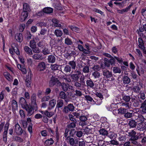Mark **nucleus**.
Masks as SVG:
<instances>
[{"mask_svg":"<svg viewBox=\"0 0 146 146\" xmlns=\"http://www.w3.org/2000/svg\"><path fill=\"white\" fill-rule=\"evenodd\" d=\"M15 38L16 40L20 42H21L23 40V36L22 33H17L15 35Z\"/></svg>","mask_w":146,"mask_h":146,"instance_id":"obj_14","label":"nucleus"},{"mask_svg":"<svg viewBox=\"0 0 146 146\" xmlns=\"http://www.w3.org/2000/svg\"><path fill=\"white\" fill-rule=\"evenodd\" d=\"M64 105V102L63 100H58L57 101L56 104V108H58L62 107Z\"/></svg>","mask_w":146,"mask_h":146,"instance_id":"obj_38","label":"nucleus"},{"mask_svg":"<svg viewBox=\"0 0 146 146\" xmlns=\"http://www.w3.org/2000/svg\"><path fill=\"white\" fill-rule=\"evenodd\" d=\"M24 50L25 52L28 54L32 55L33 53L31 49L27 46H25L24 47Z\"/></svg>","mask_w":146,"mask_h":146,"instance_id":"obj_30","label":"nucleus"},{"mask_svg":"<svg viewBox=\"0 0 146 146\" xmlns=\"http://www.w3.org/2000/svg\"><path fill=\"white\" fill-rule=\"evenodd\" d=\"M74 130V129H73L71 130L70 132V135L71 136H73V134H71L72 132V131H74V133L76 134L78 137H81L82 136L83 133L82 131L80 130L75 131Z\"/></svg>","mask_w":146,"mask_h":146,"instance_id":"obj_13","label":"nucleus"},{"mask_svg":"<svg viewBox=\"0 0 146 146\" xmlns=\"http://www.w3.org/2000/svg\"><path fill=\"white\" fill-rule=\"evenodd\" d=\"M72 68L71 67L68 65H66L64 67V71L65 73H70Z\"/></svg>","mask_w":146,"mask_h":146,"instance_id":"obj_36","label":"nucleus"},{"mask_svg":"<svg viewBox=\"0 0 146 146\" xmlns=\"http://www.w3.org/2000/svg\"><path fill=\"white\" fill-rule=\"evenodd\" d=\"M4 75L5 77L8 81H13L12 79L11 78V76L7 72H5L4 74Z\"/></svg>","mask_w":146,"mask_h":146,"instance_id":"obj_41","label":"nucleus"},{"mask_svg":"<svg viewBox=\"0 0 146 146\" xmlns=\"http://www.w3.org/2000/svg\"><path fill=\"white\" fill-rule=\"evenodd\" d=\"M103 76L107 78H110L112 76V73L107 69H104L102 70Z\"/></svg>","mask_w":146,"mask_h":146,"instance_id":"obj_11","label":"nucleus"},{"mask_svg":"<svg viewBox=\"0 0 146 146\" xmlns=\"http://www.w3.org/2000/svg\"><path fill=\"white\" fill-rule=\"evenodd\" d=\"M68 64L72 70H75L76 67V62L74 60L70 61L68 62Z\"/></svg>","mask_w":146,"mask_h":146,"instance_id":"obj_26","label":"nucleus"},{"mask_svg":"<svg viewBox=\"0 0 146 146\" xmlns=\"http://www.w3.org/2000/svg\"><path fill=\"white\" fill-rule=\"evenodd\" d=\"M69 111H73L74 109V107L72 104H70L67 106Z\"/></svg>","mask_w":146,"mask_h":146,"instance_id":"obj_52","label":"nucleus"},{"mask_svg":"<svg viewBox=\"0 0 146 146\" xmlns=\"http://www.w3.org/2000/svg\"><path fill=\"white\" fill-rule=\"evenodd\" d=\"M80 74L81 72L78 70L77 71L76 70L74 74H70L69 75L72 80V82H74L77 81H78L80 75Z\"/></svg>","mask_w":146,"mask_h":146,"instance_id":"obj_1","label":"nucleus"},{"mask_svg":"<svg viewBox=\"0 0 146 146\" xmlns=\"http://www.w3.org/2000/svg\"><path fill=\"white\" fill-rule=\"evenodd\" d=\"M65 43L67 45H71L73 42L70 38L67 37L65 40Z\"/></svg>","mask_w":146,"mask_h":146,"instance_id":"obj_49","label":"nucleus"},{"mask_svg":"<svg viewBox=\"0 0 146 146\" xmlns=\"http://www.w3.org/2000/svg\"><path fill=\"white\" fill-rule=\"evenodd\" d=\"M137 73L138 75L139 76H141V74H143L144 73V71L143 68H141L139 70L137 69H136Z\"/></svg>","mask_w":146,"mask_h":146,"instance_id":"obj_64","label":"nucleus"},{"mask_svg":"<svg viewBox=\"0 0 146 146\" xmlns=\"http://www.w3.org/2000/svg\"><path fill=\"white\" fill-rule=\"evenodd\" d=\"M48 62L50 63H54L55 62L56 59L55 56L53 55H49L47 58Z\"/></svg>","mask_w":146,"mask_h":146,"instance_id":"obj_21","label":"nucleus"},{"mask_svg":"<svg viewBox=\"0 0 146 146\" xmlns=\"http://www.w3.org/2000/svg\"><path fill=\"white\" fill-rule=\"evenodd\" d=\"M12 48H13V50L15 52L16 54L17 55H20L19 51L18 49L17 46H15L14 47L13 46H12Z\"/></svg>","mask_w":146,"mask_h":146,"instance_id":"obj_56","label":"nucleus"},{"mask_svg":"<svg viewBox=\"0 0 146 146\" xmlns=\"http://www.w3.org/2000/svg\"><path fill=\"white\" fill-rule=\"evenodd\" d=\"M92 75L95 79L98 78L100 76V74L98 71L94 72L92 74Z\"/></svg>","mask_w":146,"mask_h":146,"instance_id":"obj_44","label":"nucleus"},{"mask_svg":"<svg viewBox=\"0 0 146 146\" xmlns=\"http://www.w3.org/2000/svg\"><path fill=\"white\" fill-rule=\"evenodd\" d=\"M60 66V65L56 64H52L51 65L50 68L52 70L55 71L58 70L59 67Z\"/></svg>","mask_w":146,"mask_h":146,"instance_id":"obj_31","label":"nucleus"},{"mask_svg":"<svg viewBox=\"0 0 146 146\" xmlns=\"http://www.w3.org/2000/svg\"><path fill=\"white\" fill-rule=\"evenodd\" d=\"M137 122L135 120L131 119L129 121L128 125L130 127H135L137 125Z\"/></svg>","mask_w":146,"mask_h":146,"instance_id":"obj_24","label":"nucleus"},{"mask_svg":"<svg viewBox=\"0 0 146 146\" xmlns=\"http://www.w3.org/2000/svg\"><path fill=\"white\" fill-rule=\"evenodd\" d=\"M56 100L54 99H52L49 101V105L51 108H52L54 107L56 104Z\"/></svg>","mask_w":146,"mask_h":146,"instance_id":"obj_35","label":"nucleus"},{"mask_svg":"<svg viewBox=\"0 0 146 146\" xmlns=\"http://www.w3.org/2000/svg\"><path fill=\"white\" fill-rule=\"evenodd\" d=\"M32 49L34 52L36 53H38L40 52V50L38 47H37L36 46L32 48Z\"/></svg>","mask_w":146,"mask_h":146,"instance_id":"obj_53","label":"nucleus"},{"mask_svg":"<svg viewBox=\"0 0 146 146\" xmlns=\"http://www.w3.org/2000/svg\"><path fill=\"white\" fill-rule=\"evenodd\" d=\"M115 60H116L117 61L119 64H122L123 62V60L122 58L121 57H117L114 56Z\"/></svg>","mask_w":146,"mask_h":146,"instance_id":"obj_63","label":"nucleus"},{"mask_svg":"<svg viewBox=\"0 0 146 146\" xmlns=\"http://www.w3.org/2000/svg\"><path fill=\"white\" fill-rule=\"evenodd\" d=\"M83 72L84 73H88L90 72V68L89 66L86 65L83 67L82 69Z\"/></svg>","mask_w":146,"mask_h":146,"instance_id":"obj_40","label":"nucleus"},{"mask_svg":"<svg viewBox=\"0 0 146 146\" xmlns=\"http://www.w3.org/2000/svg\"><path fill=\"white\" fill-rule=\"evenodd\" d=\"M137 129L140 131H143L146 128L145 124L143 122L139 123L137 126Z\"/></svg>","mask_w":146,"mask_h":146,"instance_id":"obj_19","label":"nucleus"},{"mask_svg":"<svg viewBox=\"0 0 146 146\" xmlns=\"http://www.w3.org/2000/svg\"><path fill=\"white\" fill-rule=\"evenodd\" d=\"M99 132L100 134L104 136H107L108 134V131L104 129H101L99 131Z\"/></svg>","mask_w":146,"mask_h":146,"instance_id":"obj_39","label":"nucleus"},{"mask_svg":"<svg viewBox=\"0 0 146 146\" xmlns=\"http://www.w3.org/2000/svg\"><path fill=\"white\" fill-rule=\"evenodd\" d=\"M36 95L35 93H33L31 97V104L32 106L35 110H37L38 107L36 103Z\"/></svg>","mask_w":146,"mask_h":146,"instance_id":"obj_4","label":"nucleus"},{"mask_svg":"<svg viewBox=\"0 0 146 146\" xmlns=\"http://www.w3.org/2000/svg\"><path fill=\"white\" fill-rule=\"evenodd\" d=\"M11 104L13 110H15L17 109L18 107L17 103L15 100H13L11 101Z\"/></svg>","mask_w":146,"mask_h":146,"instance_id":"obj_28","label":"nucleus"},{"mask_svg":"<svg viewBox=\"0 0 146 146\" xmlns=\"http://www.w3.org/2000/svg\"><path fill=\"white\" fill-rule=\"evenodd\" d=\"M87 86L88 88H94L95 84L93 81L91 79L86 81Z\"/></svg>","mask_w":146,"mask_h":146,"instance_id":"obj_15","label":"nucleus"},{"mask_svg":"<svg viewBox=\"0 0 146 146\" xmlns=\"http://www.w3.org/2000/svg\"><path fill=\"white\" fill-rule=\"evenodd\" d=\"M46 68L45 63L44 62H41L39 63L37 66V70L41 72L44 70Z\"/></svg>","mask_w":146,"mask_h":146,"instance_id":"obj_8","label":"nucleus"},{"mask_svg":"<svg viewBox=\"0 0 146 146\" xmlns=\"http://www.w3.org/2000/svg\"><path fill=\"white\" fill-rule=\"evenodd\" d=\"M96 95L97 96V97L100 98V99H99V102H98L97 104H96L97 105H99L102 102V100L103 99V96L101 93L98 92L96 93Z\"/></svg>","mask_w":146,"mask_h":146,"instance_id":"obj_34","label":"nucleus"},{"mask_svg":"<svg viewBox=\"0 0 146 146\" xmlns=\"http://www.w3.org/2000/svg\"><path fill=\"white\" fill-rule=\"evenodd\" d=\"M132 90L135 93L137 94L139 93L140 88L139 86H136L133 87Z\"/></svg>","mask_w":146,"mask_h":146,"instance_id":"obj_43","label":"nucleus"},{"mask_svg":"<svg viewBox=\"0 0 146 146\" xmlns=\"http://www.w3.org/2000/svg\"><path fill=\"white\" fill-rule=\"evenodd\" d=\"M36 46V42L34 39L30 41L29 46L31 48Z\"/></svg>","mask_w":146,"mask_h":146,"instance_id":"obj_50","label":"nucleus"},{"mask_svg":"<svg viewBox=\"0 0 146 146\" xmlns=\"http://www.w3.org/2000/svg\"><path fill=\"white\" fill-rule=\"evenodd\" d=\"M128 136L130 137L129 139H132L134 138L135 139L136 138L139 137L138 136L136 135V132L133 130H132L130 132H128Z\"/></svg>","mask_w":146,"mask_h":146,"instance_id":"obj_20","label":"nucleus"},{"mask_svg":"<svg viewBox=\"0 0 146 146\" xmlns=\"http://www.w3.org/2000/svg\"><path fill=\"white\" fill-rule=\"evenodd\" d=\"M19 103L23 108L28 104L25 98L23 97H21L20 98L19 100Z\"/></svg>","mask_w":146,"mask_h":146,"instance_id":"obj_25","label":"nucleus"},{"mask_svg":"<svg viewBox=\"0 0 146 146\" xmlns=\"http://www.w3.org/2000/svg\"><path fill=\"white\" fill-rule=\"evenodd\" d=\"M52 22L53 23L56 24L58 27L62 28L64 26L63 24L60 22L58 20L55 18L52 19Z\"/></svg>","mask_w":146,"mask_h":146,"instance_id":"obj_16","label":"nucleus"},{"mask_svg":"<svg viewBox=\"0 0 146 146\" xmlns=\"http://www.w3.org/2000/svg\"><path fill=\"white\" fill-rule=\"evenodd\" d=\"M68 84H66L65 83H62L61 86L63 90L65 92H66L68 89Z\"/></svg>","mask_w":146,"mask_h":146,"instance_id":"obj_48","label":"nucleus"},{"mask_svg":"<svg viewBox=\"0 0 146 146\" xmlns=\"http://www.w3.org/2000/svg\"><path fill=\"white\" fill-rule=\"evenodd\" d=\"M54 142V141L52 138L46 140L44 143V145L45 146H48L52 145Z\"/></svg>","mask_w":146,"mask_h":146,"instance_id":"obj_18","label":"nucleus"},{"mask_svg":"<svg viewBox=\"0 0 146 146\" xmlns=\"http://www.w3.org/2000/svg\"><path fill=\"white\" fill-rule=\"evenodd\" d=\"M119 113H121V114H125L126 112L127 111V109L123 108H120L118 109Z\"/></svg>","mask_w":146,"mask_h":146,"instance_id":"obj_47","label":"nucleus"},{"mask_svg":"<svg viewBox=\"0 0 146 146\" xmlns=\"http://www.w3.org/2000/svg\"><path fill=\"white\" fill-rule=\"evenodd\" d=\"M85 79V78L84 76H81L80 78V81H77L74 82V86L78 89L80 88L82 86L83 87L86 86Z\"/></svg>","mask_w":146,"mask_h":146,"instance_id":"obj_2","label":"nucleus"},{"mask_svg":"<svg viewBox=\"0 0 146 146\" xmlns=\"http://www.w3.org/2000/svg\"><path fill=\"white\" fill-rule=\"evenodd\" d=\"M84 98L87 101H89L92 102L93 104H94L96 103V102L93 100V98L89 95L85 96Z\"/></svg>","mask_w":146,"mask_h":146,"instance_id":"obj_32","label":"nucleus"},{"mask_svg":"<svg viewBox=\"0 0 146 146\" xmlns=\"http://www.w3.org/2000/svg\"><path fill=\"white\" fill-rule=\"evenodd\" d=\"M111 64L109 60L106 58H105L104 60V62L101 64L102 68V69H105L106 67L109 68Z\"/></svg>","mask_w":146,"mask_h":146,"instance_id":"obj_7","label":"nucleus"},{"mask_svg":"<svg viewBox=\"0 0 146 146\" xmlns=\"http://www.w3.org/2000/svg\"><path fill=\"white\" fill-rule=\"evenodd\" d=\"M23 11L29 12L31 11V9L29 5L26 3H25L23 5Z\"/></svg>","mask_w":146,"mask_h":146,"instance_id":"obj_27","label":"nucleus"},{"mask_svg":"<svg viewBox=\"0 0 146 146\" xmlns=\"http://www.w3.org/2000/svg\"><path fill=\"white\" fill-rule=\"evenodd\" d=\"M28 16V12L23 11L20 17V20L21 22L25 21Z\"/></svg>","mask_w":146,"mask_h":146,"instance_id":"obj_10","label":"nucleus"},{"mask_svg":"<svg viewBox=\"0 0 146 146\" xmlns=\"http://www.w3.org/2000/svg\"><path fill=\"white\" fill-rule=\"evenodd\" d=\"M14 131L18 135H21L23 133V130L19 125L17 123L15 125Z\"/></svg>","mask_w":146,"mask_h":146,"instance_id":"obj_6","label":"nucleus"},{"mask_svg":"<svg viewBox=\"0 0 146 146\" xmlns=\"http://www.w3.org/2000/svg\"><path fill=\"white\" fill-rule=\"evenodd\" d=\"M127 137L125 135H120L118 138V139L119 141H125L126 140Z\"/></svg>","mask_w":146,"mask_h":146,"instance_id":"obj_54","label":"nucleus"},{"mask_svg":"<svg viewBox=\"0 0 146 146\" xmlns=\"http://www.w3.org/2000/svg\"><path fill=\"white\" fill-rule=\"evenodd\" d=\"M110 58V59L109 60V61L111 65H114L115 63L114 56L113 57L111 56Z\"/></svg>","mask_w":146,"mask_h":146,"instance_id":"obj_62","label":"nucleus"},{"mask_svg":"<svg viewBox=\"0 0 146 146\" xmlns=\"http://www.w3.org/2000/svg\"><path fill=\"white\" fill-rule=\"evenodd\" d=\"M54 33L57 37H61L62 35V31L59 29H56L54 32Z\"/></svg>","mask_w":146,"mask_h":146,"instance_id":"obj_37","label":"nucleus"},{"mask_svg":"<svg viewBox=\"0 0 146 146\" xmlns=\"http://www.w3.org/2000/svg\"><path fill=\"white\" fill-rule=\"evenodd\" d=\"M122 99L125 101L128 102L130 101L131 99V98L130 96H129L123 95Z\"/></svg>","mask_w":146,"mask_h":146,"instance_id":"obj_51","label":"nucleus"},{"mask_svg":"<svg viewBox=\"0 0 146 146\" xmlns=\"http://www.w3.org/2000/svg\"><path fill=\"white\" fill-rule=\"evenodd\" d=\"M45 116L48 117H50L54 115V113L52 112H49L47 110H46Z\"/></svg>","mask_w":146,"mask_h":146,"instance_id":"obj_61","label":"nucleus"},{"mask_svg":"<svg viewBox=\"0 0 146 146\" xmlns=\"http://www.w3.org/2000/svg\"><path fill=\"white\" fill-rule=\"evenodd\" d=\"M31 73L29 75L27 76L26 77V79L25 80L26 84L28 88L31 87Z\"/></svg>","mask_w":146,"mask_h":146,"instance_id":"obj_9","label":"nucleus"},{"mask_svg":"<svg viewBox=\"0 0 146 146\" xmlns=\"http://www.w3.org/2000/svg\"><path fill=\"white\" fill-rule=\"evenodd\" d=\"M123 83L124 84H129L131 82L130 79L127 76H124L122 78Z\"/></svg>","mask_w":146,"mask_h":146,"instance_id":"obj_22","label":"nucleus"},{"mask_svg":"<svg viewBox=\"0 0 146 146\" xmlns=\"http://www.w3.org/2000/svg\"><path fill=\"white\" fill-rule=\"evenodd\" d=\"M133 111L131 110H127L124 115L125 117L128 118L131 117L133 115Z\"/></svg>","mask_w":146,"mask_h":146,"instance_id":"obj_17","label":"nucleus"},{"mask_svg":"<svg viewBox=\"0 0 146 146\" xmlns=\"http://www.w3.org/2000/svg\"><path fill=\"white\" fill-rule=\"evenodd\" d=\"M42 53L43 54L46 55L50 53V51L47 48H45L42 50Z\"/></svg>","mask_w":146,"mask_h":146,"instance_id":"obj_60","label":"nucleus"},{"mask_svg":"<svg viewBox=\"0 0 146 146\" xmlns=\"http://www.w3.org/2000/svg\"><path fill=\"white\" fill-rule=\"evenodd\" d=\"M60 82L58 79L55 77L52 76L50 80L49 85L50 87H52L56 84L60 85Z\"/></svg>","mask_w":146,"mask_h":146,"instance_id":"obj_3","label":"nucleus"},{"mask_svg":"<svg viewBox=\"0 0 146 146\" xmlns=\"http://www.w3.org/2000/svg\"><path fill=\"white\" fill-rule=\"evenodd\" d=\"M44 13L46 14H50L53 12V9L50 7H46L43 9Z\"/></svg>","mask_w":146,"mask_h":146,"instance_id":"obj_23","label":"nucleus"},{"mask_svg":"<svg viewBox=\"0 0 146 146\" xmlns=\"http://www.w3.org/2000/svg\"><path fill=\"white\" fill-rule=\"evenodd\" d=\"M59 96L60 98L62 99H65L67 98V96L66 94L63 91H61L60 93Z\"/></svg>","mask_w":146,"mask_h":146,"instance_id":"obj_55","label":"nucleus"},{"mask_svg":"<svg viewBox=\"0 0 146 146\" xmlns=\"http://www.w3.org/2000/svg\"><path fill=\"white\" fill-rule=\"evenodd\" d=\"M80 119L81 121L79 122V125H84L87 124L86 121L87 119V117L84 115H81L80 117Z\"/></svg>","mask_w":146,"mask_h":146,"instance_id":"obj_12","label":"nucleus"},{"mask_svg":"<svg viewBox=\"0 0 146 146\" xmlns=\"http://www.w3.org/2000/svg\"><path fill=\"white\" fill-rule=\"evenodd\" d=\"M113 71L114 73H120L121 71L119 67H114L113 68Z\"/></svg>","mask_w":146,"mask_h":146,"instance_id":"obj_46","label":"nucleus"},{"mask_svg":"<svg viewBox=\"0 0 146 146\" xmlns=\"http://www.w3.org/2000/svg\"><path fill=\"white\" fill-rule=\"evenodd\" d=\"M27 112V115L30 116L34 113V110L31 106L27 104L23 108Z\"/></svg>","mask_w":146,"mask_h":146,"instance_id":"obj_5","label":"nucleus"},{"mask_svg":"<svg viewBox=\"0 0 146 146\" xmlns=\"http://www.w3.org/2000/svg\"><path fill=\"white\" fill-rule=\"evenodd\" d=\"M102 68L101 66L98 65H94L91 68L94 72L99 71Z\"/></svg>","mask_w":146,"mask_h":146,"instance_id":"obj_33","label":"nucleus"},{"mask_svg":"<svg viewBox=\"0 0 146 146\" xmlns=\"http://www.w3.org/2000/svg\"><path fill=\"white\" fill-rule=\"evenodd\" d=\"M50 97L49 96H45L41 98V101L42 102L48 101L50 99Z\"/></svg>","mask_w":146,"mask_h":146,"instance_id":"obj_57","label":"nucleus"},{"mask_svg":"<svg viewBox=\"0 0 146 146\" xmlns=\"http://www.w3.org/2000/svg\"><path fill=\"white\" fill-rule=\"evenodd\" d=\"M33 58L36 60H42L43 59V57L40 54H35L33 56Z\"/></svg>","mask_w":146,"mask_h":146,"instance_id":"obj_29","label":"nucleus"},{"mask_svg":"<svg viewBox=\"0 0 146 146\" xmlns=\"http://www.w3.org/2000/svg\"><path fill=\"white\" fill-rule=\"evenodd\" d=\"M110 144L113 145H123L122 143H120V144H119L118 141L114 139L111 140L110 141Z\"/></svg>","mask_w":146,"mask_h":146,"instance_id":"obj_42","label":"nucleus"},{"mask_svg":"<svg viewBox=\"0 0 146 146\" xmlns=\"http://www.w3.org/2000/svg\"><path fill=\"white\" fill-rule=\"evenodd\" d=\"M141 108H142V112L144 113H146V102H144L142 103Z\"/></svg>","mask_w":146,"mask_h":146,"instance_id":"obj_45","label":"nucleus"},{"mask_svg":"<svg viewBox=\"0 0 146 146\" xmlns=\"http://www.w3.org/2000/svg\"><path fill=\"white\" fill-rule=\"evenodd\" d=\"M84 132L86 134L90 133H92L91 129L87 127H86V128L84 129Z\"/></svg>","mask_w":146,"mask_h":146,"instance_id":"obj_59","label":"nucleus"},{"mask_svg":"<svg viewBox=\"0 0 146 146\" xmlns=\"http://www.w3.org/2000/svg\"><path fill=\"white\" fill-rule=\"evenodd\" d=\"M138 138L139 137H138L136 138L135 139L134 138L132 139H129V141H131V142L132 144L136 145H137L138 144V142L137 141L138 139Z\"/></svg>","mask_w":146,"mask_h":146,"instance_id":"obj_58","label":"nucleus"}]
</instances>
